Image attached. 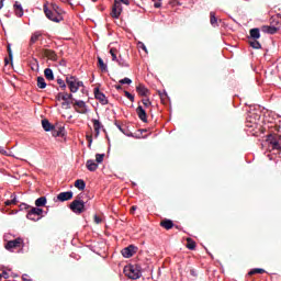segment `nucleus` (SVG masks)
Masks as SVG:
<instances>
[{
	"mask_svg": "<svg viewBox=\"0 0 281 281\" xmlns=\"http://www.w3.org/2000/svg\"><path fill=\"white\" fill-rule=\"evenodd\" d=\"M124 273L130 280H139V278H142V271L137 266H126L124 268Z\"/></svg>",
	"mask_w": 281,
	"mask_h": 281,
	"instance_id": "f257e3e1",
	"label": "nucleus"
},
{
	"mask_svg": "<svg viewBox=\"0 0 281 281\" xmlns=\"http://www.w3.org/2000/svg\"><path fill=\"white\" fill-rule=\"evenodd\" d=\"M66 82H67L71 93H76V92H78L80 87H85V83L82 81L78 80V78H76L75 76L67 77Z\"/></svg>",
	"mask_w": 281,
	"mask_h": 281,
	"instance_id": "f03ea898",
	"label": "nucleus"
},
{
	"mask_svg": "<svg viewBox=\"0 0 281 281\" xmlns=\"http://www.w3.org/2000/svg\"><path fill=\"white\" fill-rule=\"evenodd\" d=\"M70 210L75 214H82V212H86L85 201L80 200V198H77L70 203Z\"/></svg>",
	"mask_w": 281,
	"mask_h": 281,
	"instance_id": "7ed1b4c3",
	"label": "nucleus"
},
{
	"mask_svg": "<svg viewBox=\"0 0 281 281\" xmlns=\"http://www.w3.org/2000/svg\"><path fill=\"white\" fill-rule=\"evenodd\" d=\"M26 218H29V221H34L35 223L36 221H41L43 218V209L31 207L26 214Z\"/></svg>",
	"mask_w": 281,
	"mask_h": 281,
	"instance_id": "20e7f679",
	"label": "nucleus"
},
{
	"mask_svg": "<svg viewBox=\"0 0 281 281\" xmlns=\"http://www.w3.org/2000/svg\"><path fill=\"white\" fill-rule=\"evenodd\" d=\"M76 113H80L81 115H87L89 113V110L87 109V103L82 100L71 102Z\"/></svg>",
	"mask_w": 281,
	"mask_h": 281,
	"instance_id": "39448f33",
	"label": "nucleus"
},
{
	"mask_svg": "<svg viewBox=\"0 0 281 281\" xmlns=\"http://www.w3.org/2000/svg\"><path fill=\"white\" fill-rule=\"evenodd\" d=\"M44 13L49 19V21H53L54 23H60L63 21V15L58 13V15L53 11L49 10L47 7H44Z\"/></svg>",
	"mask_w": 281,
	"mask_h": 281,
	"instance_id": "423d86ee",
	"label": "nucleus"
},
{
	"mask_svg": "<svg viewBox=\"0 0 281 281\" xmlns=\"http://www.w3.org/2000/svg\"><path fill=\"white\" fill-rule=\"evenodd\" d=\"M4 247L8 251H12V249H21L23 247V239L16 238L13 240H9Z\"/></svg>",
	"mask_w": 281,
	"mask_h": 281,
	"instance_id": "0eeeda50",
	"label": "nucleus"
},
{
	"mask_svg": "<svg viewBox=\"0 0 281 281\" xmlns=\"http://www.w3.org/2000/svg\"><path fill=\"white\" fill-rule=\"evenodd\" d=\"M123 258H133L137 254V247L130 245L126 248H123L121 251Z\"/></svg>",
	"mask_w": 281,
	"mask_h": 281,
	"instance_id": "6e6552de",
	"label": "nucleus"
},
{
	"mask_svg": "<svg viewBox=\"0 0 281 281\" xmlns=\"http://www.w3.org/2000/svg\"><path fill=\"white\" fill-rule=\"evenodd\" d=\"M122 14V3L117 0H114L111 15L113 19H120V15Z\"/></svg>",
	"mask_w": 281,
	"mask_h": 281,
	"instance_id": "1a4fd4ad",
	"label": "nucleus"
},
{
	"mask_svg": "<svg viewBox=\"0 0 281 281\" xmlns=\"http://www.w3.org/2000/svg\"><path fill=\"white\" fill-rule=\"evenodd\" d=\"M94 98L95 100H99L101 104H109L106 95L100 91V88H94Z\"/></svg>",
	"mask_w": 281,
	"mask_h": 281,
	"instance_id": "9d476101",
	"label": "nucleus"
},
{
	"mask_svg": "<svg viewBox=\"0 0 281 281\" xmlns=\"http://www.w3.org/2000/svg\"><path fill=\"white\" fill-rule=\"evenodd\" d=\"M57 199H58L61 203H65V201H71V199H74V192H72V191L60 192V193L57 195Z\"/></svg>",
	"mask_w": 281,
	"mask_h": 281,
	"instance_id": "9b49d317",
	"label": "nucleus"
},
{
	"mask_svg": "<svg viewBox=\"0 0 281 281\" xmlns=\"http://www.w3.org/2000/svg\"><path fill=\"white\" fill-rule=\"evenodd\" d=\"M258 38H260V36L248 37V45H250L252 49H260L262 47V45H260V42H258Z\"/></svg>",
	"mask_w": 281,
	"mask_h": 281,
	"instance_id": "f8f14e48",
	"label": "nucleus"
},
{
	"mask_svg": "<svg viewBox=\"0 0 281 281\" xmlns=\"http://www.w3.org/2000/svg\"><path fill=\"white\" fill-rule=\"evenodd\" d=\"M42 54H43V56L48 58V60H53V61L58 60V55H56V52H54L52 49H43Z\"/></svg>",
	"mask_w": 281,
	"mask_h": 281,
	"instance_id": "ddd939ff",
	"label": "nucleus"
},
{
	"mask_svg": "<svg viewBox=\"0 0 281 281\" xmlns=\"http://www.w3.org/2000/svg\"><path fill=\"white\" fill-rule=\"evenodd\" d=\"M136 113L140 121H143L144 123L148 122V114H146V110H144L142 105H138L136 108Z\"/></svg>",
	"mask_w": 281,
	"mask_h": 281,
	"instance_id": "4468645a",
	"label": "nucleus"
},
{
	"mask_svg": "<svg viewBox=\"0 0 281 281\" xmlns=\"http://www.w3.org/2000/svg\"><path fill=\"white\" fill-rule=\"evenodd\" d=\"M136 92L138 93V95H142L143 98H146L149 95L150 91L148 90V88H146V86H144L143 83H139L136 87Z\"/></svg>",
	"mask_w": 281,
	"mask_h": 281,
	"instance_id": "2eb2a0df",
	"label": "nucleus"
},
{
	"mask_svg": "<svg viewBox=\"0 0 281 281\" xmlns=\"http://www.w3.org/2000/svg\"><path fill=\"white\" fill-rule=\"evenodd\" d=\"M92 124H93V128H94V137H99L100 136V130L103 127L102 123L97 120V119H92Z\"/></svg>",
	"mask_w": 281,
	"mask_h": 281,
	"instance_id": "dca6fc26",
	"label": "nucleus"
},
{
	"mask_svg": "<svg viewBox=\"0 0 281 281\" xmlns=\"http://www.w3.org/2000/svg\"><path fill=\"white\" fill-rule=\"evenodd\" d=\"M50 131H52L53 137H63V135H65V127L63 126H58V127L53 126V130Z\"/></svg>",
	"mask_w": 281,
	"mask_h": 281,
	"instance_id": "f3484780",
	"label": "nucleus"
},
{
	"mask_svg": "<svg viewBox=\"0 0 281 281\" xmlns=\"http://www.w3.org/2000/svg\"><path fill=\"white\" fill-rule=\"evenodd\" d=\"M160 227L167 231L172 229V227H175V222H172V220L164 218L160 222Z\"/></svg>",
	"mask_w": 281,
	"mask_h": 281,
	"instance_id": "a211bd4d",
	"label": "nucleus"
},
{
	"mask_svg": "<svg viewBox=\"0 0 281 281\" xmlns=\"http://www.w3.org/2000/svg\"><path fill=\"white\" fill-rule=\"evenodd\" d=\"M7 52L9 54V59L4 58V65H10V63H12L14 56L12 55V44H10L9 42L7 43Z\"/></svg>",
	"mask_w": 281,
	"mask_h": 281,
	"instance_id": "6ab92c4d",
	"label": "nucleus"
},
{
	"mask_svg": "<svg viewBox=\"0 0 281 281\" xmlns=\"http://www.w3.org/2000/svg\"><path fill=\"white\" fill-rule=\"evenodd\" d=\"M86 168H87L90 172H95V170H98V164H95L94 160H87V162H86Z\"/></svg>",
	"mask_w": 281,
	"mask_h": 281,
	"instance_id": "aec40b11",
	"label": "nucleus"
},
{
	"mask_svg": "<svg viewBox=\"0 0 281 281\" xmlns=\"http://www.w3.org/2000/svg\"><path fill=\"white\" fill-rule=\"evenodd\" d=\"M261 32H263V34H276L278 32V27H276V26H262Z\"/></svg>",
	"mask_w": 281,
	"mask_h": 281,
	"instance_id": "412c9836",
	"label": "nucleus"
},
{
	"mask_svg": "<svg viewBox=\"0 0 281 281\" xmlns=\"http://www.w3.org/2000/svg\"><path fill=\"white\" fill-rule=\"evenodd\" d=\"M59 95H61V100L64 102H67L69 100H71V102H76V99H74V94L71 93H67V92H59Z\"/></svg>",
	"mask_w": 281,
	"mask_h": 281,
	"instance_id": "4be33fe9",
	"label": "nucleus"
},
{
	"mask_svg": "<svg viewBox=\"0 0 281 281\" xmlns=\"http://www.w3.org/2000/svg\"><path fill=\"white\" fill-rule=\"evenodd\" d=\"M14 12L18 16H23V5L19 1H16L13 5Z\"/></svg>",
	"mask_w": 281,
	"mask_h": 281,
	"instance_id": "5701e85b",
	"label": "nucleus"
},
{
	"mask_svg": "<svg viewBox=\"0 0 281 281\" xmlns=\"http://www.w3.org/2000/svg\"><path fill=\"white\" fill-rule=\"evenodd\" d=\"M35 205L36 207L41 209V207H45V205H47V198L45 196H41L35 201Z\"/></svg>",
	"mask_w": 281,
	"mask_h": 281,
	"instance_id": "b1692460",
	"label": "nucleus"
},
{
	"mask_svg": "<svg viewBox=\"0 0 281 281\" xmlns=\"http://www.w3.org/2000/svg\"><path fill=\"white\" fill-rule=\"evenodd\" d=\"M42 126H43L44 131H46V132L54 130V125H52V123H49V121L46 119L42 120Z\"/></svg>",
	"mask_w": 281,
	"mask_h": 281,
	"instance_id": "393cba45",
	"label": "nucleus"
},
{
	"mask_svg": "<svg viewBox=\"0 0 281 281\" xmlns=\"http://www.w3.org/2000/svg\"><path fill=\"white\" fill-rule=\"evenodd\" d=\"M270 146L272 147V150H281L280 142H278V138H271L270 139Z\"/></svg>",
	"mask_w": 281,
	"mask_h": 281,
	"instance_id": "a878e982",
	"label": "nucleus"
},
{
	"mask_svg": "<svg viewBox=\"0 0 281 281\" xmlns=\"http://www.w3.org/2000/svg\"><path fill=\"white\" fill-rule=\"evenodd\" d=\"M210 23L213 27H218V19H216V13H210Z\"/></svg>",
	"mask_w": 281,
	"mask_h": 281,
	"instance_id": "bb28decb",
	"label": "nucleus"
},
{
	"mask_svg": "<svg viewBox=\"0 0 281 281\" xmlns=\"http://www.w3.org/2000/svg\"><path fill=\"white\" fill-rule=\"evenodd\" d=\"M75 188L78 190H85V188H87V183H85V180L78 179L75 181Z\"/></svg>",
	"mask_w": 281,
	"mask_h": 281,
	"instance_id": "cd10ccee",
	"label": "nucleus"
},
{
	"mask_svg": "<svg viewBox=\"0 0 281 281\" xmlns=\"http://www.w3.org/2000/svg\"><path fill=\"white\" fill-rule=\"evenodd\" d=\"M55 14H59V16H63V14H65V11H63V9H60V7H58L57 4H52V9H50Z\"/></svg>",
	"mask_w": 281,
	"mask_h": 281,
	"instance_id": "c85d7f7f",
	"label": "nucleus"
},
{
	"mask_svg": "<svg viewBox=\"0 0 281 281\" xmlns=\"http://www.w3.org/2000/svg\"><path fill=\"white\" fill-rule=\"evenodd\" d=\"M187 249L194 251L196 249V243L192 238H187Z\"/></svg>",
	"mask_w": 281,
	"mask_h": 281,
	"instance_id": "c756f323",
	"label": "nucleus"
},
{
	"mask_svg": "<svg viewBox=\"0 0 281 281\" xmlns=\"http://www.w3.org/2000/svg\"><path fill=\"white\" fill-rule=\"evenodd\" d=\"M44 76L46 80H54V70H52L50 68H46L44 70Z\"/></svg>",
	"mask_w": 281,
	"mask_h": 281,
	"instance_id": "7c9ffc66",
	"label": "nucleus"
},
{
	"mask_svg": "<svg viewBox=\"0 0 281 281\" xmlns=\"http://www.w3.org/2000/svg\"><path fill=\"white\" fill-rule=\"evenodd\" d=\"M256 273L262 274L267 273V271L262 268H255L248 272V276H256Z\"/></svg>",
	"mask_w": 281,
	"mask_h": 281,
	"instance_id": "2f4dec72",
	"label": "nucleus"
},
{
	"mask_svg": "<svg viewBox=\"0 0 281 281\" xmlns=\"http://www.w3.org/2000/svg\"><path fill=\"white\" fill-rule=\"evenodd\" d=\"M37 87L38 89H45V87H47V83L45 82V78L37 77Z\"/></svg>",
	"mask_w": 281,
	"mask_h": 281,
	"instance_id": "473e14b6",
	"label": "nucleus"
},
{
	"mask_svg": "<svg viewBox=\"0 0 281 281\" xmlns=\"http://www.w3.org/2000/svg\"><path fill=\"white\" fill-rule=\"evenodd\" d=\"M98 63L101 71H106V64H104V60H102L100 57H98Z\"/></svg>",
	"mask_w": 281,
	"mask_h": 281,
	"instance_id": "72a5a7b5",
	"label": "nucleus"
},
{
	"mask_svg": "<svg viewBox=\"0 0 281 281\" xmlns=\"http://www.w3.org/2000/svg\"><path fill=\"white\" fill-rule=\"evenodd\" d=\"M124 94L130 102H135V95H133L131 92L124 91Z\"/></svg>",
	"mask_w": 281,
	"mask_h": 281,
	"instance_id": "f704fd0d",
	"label": "nucleus"
},
{
	"mask_svg": "<svg viewBox=\"0 0 281 281\" xmlns=\"http://www.w3.org/2000/svg\"><path fill=\"white\" fill-rule=\"evenodd\" d=\"M95 161L97 164H102L104 161V154H97Z\"/></svg>",
	"mask_w": 281,
	"mask_h": 281,
	"instance_id": "c9c22d12",
	"label": "nucleus"
},
{
	"mask_svg": "<svg viewBox=\"0 0 281 281\" xmlns=\"http://www.w3.org/2000/svg\"><path fill=\"white\" fill-rule=\"evenodd\" d=\"M110 54L112 56V60H117V48H111Z\"/></svg>",
	"mask_w": 281,
	"mask_h": 281,
	"instance_id": "e433bc0d",
	"label": "nucleus"
},
{
	"mask_svg": "<svg viewBox=\"0 0 281 281\" xmlns=\"http://www.w3.org/2000/svg\"><path fill=\"white\" fill-rule=\"evenodd\" d=\"M120 85H132L133 80H131L128 77H125L124 79H121Z\"/></svg>",
	"mask_w": 281,
	"mask_h": 281,
	"instance_id": "4c0bfd02",
	"label": "nucleus"
},
{
	"mask_svg": "<svg viewBox=\"0 0 281 281\" xmlns=\"http://www.w3.org/2000/svg\"><path fill=\"white\" fill-rule=\"evenodd\" d=\"M250 36H260V29H251Z\"/></svg>",
	"mask_w": 281,
	"mask_h": 281,
	"instance_id": "58836bf2",
	"label": "nucleus"
},
{
	"mask_svg": "<svg viewBox=\"0 0 281 281\" xmlns=\"http://www.w3.org/2000/svg\"><path fill=\"white\" fill-rule=\"evenodd\" d=\"M142 102H143L145 109H148L153 104V102H150V99H143Z\"/></svg>",
	"mask_w": 281,
	"mask_h": 281,
	"instance_id": "ea45409f",
	"label": "nucleus"
},
{
	"mask_svg": "<svg viewBox=\"0 0 281 281\" xmlns=\"http://www.w3.org/2000/svg\"><path fill=\"white\" fill-rule=\"evenodd\" d=\"M86 139L88 142V148H91V144H93V136L87 135Z\"/></svg>",
	"mask_w": 281,
	"mask_h": 281,
	"instance_id": "a19ab883",
	"label": "nucleus"
},
{
	"mask_svg": "<svg viewBox=\"0 0 281 281\" xmlns=\"http://www.w3.org/2000/svg\"><path fill=\"white\" fill-rule=\"evenodd\" d=\"M57 85H59V87L61 89H66L67 88V85H65V80H63V79H57Z\"/></svg>",
	"mask_w": 281,
	"mask_h": 281,
	"instance_id": "79ce46f5",
	"label": "nucleus"
},
{
	"mask_svg": "<svg viewBox=\"0 0 281 281\" xmlns=\"http://www.w3.org/2000/svg\"><path fill=\"white\" fill-rule=\"evenodd\" d=\"M61 106H64V109H71V102L70 101H64L61 103Z\"/></svg>",
	"mask_w": 281,
	"mask_h": 281,
	"instance_id": "37998d69",
	"label": "nucleus"
},
{
	"mask_svg": "<svg viewBox=\"0 0 281 281\" xmlns=\"http://www.w3.org/2000/svg\"><path fill=\"white\" fill-rule=\"evenodd\" d=\"M114 124H115V126L119 128V131H121V133H124V134L126 133V132L124 131V128L122 127V124H120V122L115 121Z\"/></svg>",
	"mask_w": 281,
	"mask_h": 281,
	"instance_id": "c03bdc74",
	"label": "nucleus"
},
{
	"mask_svg": "<svg viewBox=\"0 0 281 281\" xmlns=\"http://www.w3.org/2000/svg\"><path fill=\"white\" fill-rule=\"evenodd\" d=\"M1 278H4V280H8V278H10V273H8V271H2V273H0V280Z\"/></svg>",
	"mask_w": 281,
	"mask_h": 281,
	"instance_id": "a18cd8bd",
	"label": "nucleus"
},
{
	"mask_svg": "<svg viewBox=\"0 0 281 281\" xmlns=\"http://www.w3.org/2000/svg\"><path fill=\"white\" fill-rule=\"evenodd\" d=\"M161 1H162V0H153V2H154V8H160V7H161Z\"/></svg>",
	"mask_w": 281,
	"mask_h": 281,
	"instance_id": "49530a36",
	"label": "nucleus"
},
{
	"mask_svg": "<svg viewBox=\"0 0 281 281\" xmlns=\"http://www.w3.org/2000/svg\"><path fill=\"white\" fill-rule=\"evenodd\" d=\"M138 47H140V49H143L144 52H146V54H148V49H146V45L142 42H138Z\"/></svg>",
	"mask_w": 281,
	"mask_h": 281,
	"instance_id": "de8ad7c7",
	"label": "nucleus"
},
{
	"mask_svg": "<svg viewBox=\"0 0 281 281\" xmlns=\"http://www.w3.org/2000/svg\"><path fill=\"white\" fill-rule=\"evenodd\" d=\"M32 206H30L29 204L22 203L20 204V210H31Z\"/></svg>",
	"mask_w": 281,
	"mask_h": 281,
	"instance_id": "09e8293b",
	"label": "nucleus"
},
{
	"mask_svg": "<svg viewBox=\"0 0 281 281\" xmlns=\"http://www.w3.org/2000/svg\"><path fill=\"white\" fill-rule=\"evenodd\" d=\"M38 41V36H32L30 41V45H34Z\"/></svg>",
	"mask_w": 281,
	"mask_h": 281,
	"instance_id": "8fccbe9b",
	"label": "nucleus"
},
{
	"mask_svg": "<svg viewBox=\"0 0 281 281\" xmlns=\"http://www.w3.org/2000/svg\"><path fill=\"white\" fill-rule=\"evenodd\" d=\"M94 223H97V225H100V223H102V218H100V216L94 215Z\"/></svg>",
	"mask_w": 281,
	"mask_h": 281,
	"instance_id": "3c124183",
	"label": "nucleus"
},
{
	"mask_svg": "<svg viewBox=\"0 0 281 281\" xmlns=\"http://www.w3.org/2000/svg\"><path fill=\"white\" fill-rule=\"evenodd\" d=\"M117 1H120V3H124V5H131L130 0H117Z\"/></svg>",
	"mask_w": 281,
	"mask_h": 281,
	"instance_id": "603ef678",
	"label": "nucleus"
},
{
	"mask_svg": "<svg viewBox=\"0 0 281 281\" xmlns=\"http://www.w3.org/2000/svg\"><path fill=\"white\" fill-rule=\"evenodd\" d=\"M16 203H19V201L16 200V196H14V198L11 200V205H16Z\"/></svg>",
	"mask_w": 281,
	"mask_h": 281,
	"instance_id": "864d4df0",
	"label": "nucleus"
},
{
	"mask_svg": "<svg viewBox=\"0 0 281 281\" xmlns=\"http://www.w3.org/2000/svg\"><path fill=\"white\" fill-rule=\"evenodd\" d=\"M272 138H277V142H279V144L281 145V135L280 136H272Z\"/></svg>",
	"mask_w": 281,
	"mask_h": 281,
	"instance_id": "5fc2aeb1",
	"label": "nucleus"
},
{
	"mask_svg": "<svg viewBox=\"0 0 281 281\" xmlns=\"http://www.w3.org/2000/svg\"><path fill=\"white\" fill-rule=\"evenodd\" d=\"M136 210H137V206H135V205L132 206V207H131V214H135V211H136Z\"/></svg>",
	"mask_w": 281,
	"mask_h": 281,
	"instance_id": "6e6d98bb",
	"label": "nucleus"
},
{
	"mask_svg": "<svg viewBox=\"0 0 281 281\" xmlns=\"http://www.w3.org/2000/svg\"><path fill=\"white\" fill-rule=\"evenodd\" d=\"M4 205H7V206H8V205H12V200L5 201V202H4Z\"/></svg>",
	"mask_w": 281,
	"mask_h": 281,
	"instance_id": "4d7b16f0",
	"label": "nucleus"
},
{
	"mask_svg": "<svg viewBox=\"0 0 281 281\" xmlns=\"http://www.w3.org/2000/svg\"><path fill=\"white\" fill-rule=\"evenodd\" d=\"M117 91L122 90V87L120 85L114 86Z\"/></svg>",
	"mask_w": 281,
	"mask_h": 281,
	"instance_id": "13d9d810",
	"label": "nucleus"
},
{
	"mask_svg": "<svg viewBox=\"0 0 281 281\" xmlns=\"http://www.w3.org/2000/svg\"><path fill=\"white\" fill-rule=\"evenodd\" d=\"M57 100H63V95H60V93L57 94Z\"/></svg>",
	"mask_w": 281,
	"mask_h": 281,
	"instance_id": "bf43d9fd",
	"label": "nucleus"
},
{
	"mask_svg": "<svg viewBox=\"0 0 281 281\" xmlns=\"http://www.w3.org/2000/svg\"><path fill=\"white\" fill-rule=\"evenodd\" d=\"M3 8V0H0V10Z\"/></svg>",
	"mask_w": 281,
	"mask_h": 281,
	"instance_id": "052dcab7",
	"label": "nucleus"
},
{
	"mask_svg": "<svg viewBox=\"0 0 281 281\" xmlns=\"http://www.w3.org/2000/svg\"><path fill=\"white\" fill-rule=\"evenodd\" d=\"M65 41H71V38L70 37H66V38H64Z\"/></svg>",
	"mask_w": 281,
	"mask_h": 281,
	"instance_id": "680f3d73",
	"label": "nucleus"
},
{
	"mask_svg": "<svg viewBox=\"0 0 281 281\" xmlns=\"http://www.w3.org/2000/svg\"><path fill=\"white\" fill-rule=\"evenodd\" d=\"M93 2L98 1V0H92Z\"/></svg>",
	"mask_w": 281,
	"mask_h": 281,
	"instance_id": "e2e57ef3",
	"label": "nucleus"
}]
</instances>
